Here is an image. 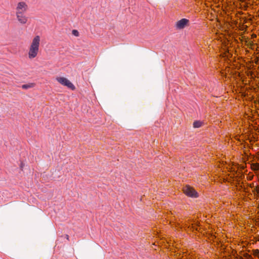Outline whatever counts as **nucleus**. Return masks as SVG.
<instances>
[{
  "mask_svg": "<svg viewBox=\"0 0 259 259\" xmlns=\"http://www.w3.org/2000/svg\"><path fill=\"white\" fill-rule=\"evenodd\" d=\"M252 192L255 193L257 197H259V186L257 185L253 188Z\"/></svg>",
  "mask_w": 259,
  "mask_h": 259,
  "instance_id": "1a4fd4ad",
  "label": "nucleus"
},
{
  "mask_svg": "<svg viewBox=\"0 0 259 259\" xmlns=\"http://www.w3.org/2000/svg\"><path fill=\"white\" fill-rule=\"evenodd\" d=\"M68 237H69L68 235H67V239H68Z\"/></svg>",
  "mask_w": 259,
  "mask_h": 259,
  "instance_id": "f8f14e48",
  "label": "nucleus"
},
{
  "mask_svg": "<svg viewBox=\"0 0 259 259\" xmlns=\"http://www.w3.org/2000/svg\"><path fill=\"white\" fill-rule=\"evenodd\" d=\"M23 165H24V164L22 163H21V166H20L21 168H23Z\"/></svg>",
  "mask_w": 259,
  "mask_h": 259,
  "instance_id": "9b49d317",
  "label": "nucleus"
},
{
  "mask_svg": "<svg viewBox=\"0 0 259 259\" xmlns=\"http://www.w3.org/2000/svg\"><path fill=\"white\" fill-rule=\"evenodd\" d=\"M16 16L18 22L22 24H25L28 21V17L26 16L25 13H16Z\"/></svg>",
  "mask_w": 259,
  "mask_h": 259,
  "instance_id": "423d86ee",
  "label": "nucleus"
},
{
  "mask_svg": "<svg viewBox=\"0 0 259 259\" xmlns=\"http://www.w3.org/2000/svg\"><path fill=\"white\" fill-rule=\"evenodd\" d=\"M189 23L190 21L188 19L183 18L176 22L175 27L177 29L181 30L188 26L189 25Z\"/></svg>",
  "mask_w": 259,
  "mask_h": 259,
  "instance_id": "7ed1b4c3",
  "label": "nucleus"
},
{
  "mask_svg": "<svg viewBox=\"0 0 259 259\" xmlns=\"http://www.w3.org/2000/svg\"><path fill=\"white\" fill-rule=\"evenodd\" d=\"M72 33L73 35H74L75 36H79V32L76 30H73Z\"/></svg>",
  "mask_w": 259,
  "mask_h": 259,
  "instance_id": "9d476101",
  "label": "nucleus"
},
{
  "mask_svg": "<svg viewBox=\"0 0 259 259\" xmlns=\"http://www.w3.org/2000/svg\"><path fill=\"white\" fill-rule=\"evenodd\" d=\"M202 122L200 121H195L193 122V127L195 128H198L202 126Z\"/></svg>",
  "mask_w": 259,
  "mask_h": 259,
  "instance_id": "6e6552de",
  "label": "nucleus"
},
{
  "mask_svg": "<svg viewBox=\"0 0 259 259\" xmlns=\"http://www.w3.org/2000/svg\"><path fill=\"white\" fill-rule=\"evenodd\" d=\"M184 193L187 196L191 197H197L198 194L195 190L189 186H186L183 188Z\"/></svg>",
  "mask_w": 259,
  "mask_h": 259,
  "instance_id": "39448f33",
  "label": "nucleus"
},
{
  "mask_svg": "<svg viewBox=\"0 0 259 259\" xmlns=\"http://www.w3.org/2000/svg\"><path fill=\"white\" fill-rule=\"evenodd\" d=\"M28 10V5L25 2L18 3L16 7V13H26Z\"/></svg>",
  "mask_w": 259,
  "mask_h": 259,
  "instance_id": "20e7f679",
  "label": "nucleus"
},
{
  "mask_svg": "<svg viewBox=\"0 0 259 259\" xmlns=\"http://www.w3.org/2000/svg\"><path fill=\"white\" fill-rule=\"evenodd\" d=\"M56 80L62 85L66 86L72 90H74L75 89L74 85L65 77H58L56 78Z\"/></svg>",
  "mask_w": 259,
  "mask_h": 259,
  "instance_id": "f03ea898",
  "label": "nucleus"
},
{
  "mask_svg": "<svg viewBox=\"0 0 259 259\" xmlns=\"http://www.w3.org/2000/svg\"><path fill=\"white\" fill-rule=\"evenodd\" d=\"M40 45V37L35 35L32 39L28 49V57L29 59H33L36 57Z\"/></svg>",
  "mask_w": 259,
  "mask_h": 259,
  "instance_id": "f257e3e1",
  "label": "nucleus"
},
{
  "mask_svg": "<svg viewBox=\"0 0 259 259\" xmlns=\"http://www.w3.org/2000/svg\"><path fill=\"white\" fill-rule=\"evenodd\" d=\"M35 85L34 83H29L28 84H23L22 85V88L23 89H28L29 88H33Z\"/></svg>",
  "mask_w": 259,
  "mask_h": 259,
  "instance_id": "0eeeda50",
  "label": "nucleus"
}]
</instances>
